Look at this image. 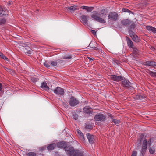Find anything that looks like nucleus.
<instances>
[{
	"label": "nucleus",
	"instance_id": "obj_57",
	"mask_svg": "<svg viewBox=\"0 0 156 156\" xmlns=\"http://www.w3.org/2000/svg\"><path fill=\"white\" fill-rule=\"evenodd\" d=\"M4 68L5 69H7V68L6 67H4Z\"/></svg>",
	"mask_w": 156,
	"mask_h": 156
},
{
	"label": "nucleus",
	"instance_id": "obj_49",
	"mask_svg": "<svg viewBox=\"0 0 156 156\" xmlns=\"http://www.w3.org/2000/svg\"><path fill=\"white\" fill-rule=\"evenodd\" d=\"M80 8H82L83 9H85L86 10H87V8H88V6H84L81 7Z\"/></svg>",
	"mask_w": 156,
	"mask_h": 156
},
{
	"label": "nucleus",
	"instance_id": "obj_22",
	"mask_svg": "<svg viewBox=\"0 0 156 156\" xmlns=\"http://www.w3.org/2000/svg\"><path fill=\"white\" fill-rule=\"evenodd\" d=\"M91 48H94L95 49H97V43L95 42H91L89 45Z\"/></svg>",
	"mask_w": 156,
	"mask_h": 156
},
{
	"label": "nucleus",
	"instance_id": "obj_24",
	"mask_svg": "<svg viewBox=\"0 0 156 156\" xmlns=\"http://www.w3.org/2000/svg\"><path fill=\"white\" fill-rule=\"evenodd\" d=\"M85 128L86 129L91 130L93 128L92 125L90 124H85Z\"/></svg>",
	"mask_w": 156,
	"mask_h": 156
},
{
	"label": "nucleus",
	"instance_id": "obj_16",
	"mask_svg": "<svg viewBox=\"0 0 156 156\" xmlns=\"http://www.w3.org/2000/svg\"><path fill=\"white\" fill-rule=\"evenodd\" d=\"M66 143L64 141L60 142L58 143L57 144V147L61 148H64L65 150V148L67 146Z\"/></svg>",
	"mask_w": 156,
	"mask_h": 156
},
{
	"label": "nucleus",
	"instance_id": "obj_47",
	"mask_svg": "<svg viewBox=\"0 0 156 156\" xmlns=\"http://www.w3.org/2000/svg\"><path fill=\"white\" fill-rule=\"evenodd\" d=\"M151 31L154 33H156V28L153 27Z\"/></svg>",
	"mask_w": 156,
	"mask_h": 156
},
{
	"label": "nucleus",
	"instance_id": "obj_31",
	"mask_svg": "<svg viewBox=\"0 0 156 156\" xmlns=\"http://www.w3.org/2000/svg\"><path fill=\"white\" fill-rule=\"evenodd\" d=\"M50 64L53 66H55L57 65V62L56 61H50Z\"/></svg>",
	"mask_w": 156,
	"mask_h": 156
},
{
	"label": "nucleus",
	"instance_id": "obj_13",
	"mask_svg": "<svg viewBox=\"0 0 156 156\" xmlns=\"http://www.w3.org/2000/svg\"><path fill=\"white\" fill-rule=\"evenodd\" d=\"M156 62H155L152 61H146L145 62H143V65L147 66H155L156 64Z\"/></svg>",
	"mask_w": 156,
	"mask_h": 156
},
{
	"label": "nucleus",
	"instance_id": "obj_5",
	"mask_svg": "<svg viewBox=\"0 0 156 156\" xmlns=\"http://www.w3.org/2000/svg\"><path fill=\"white\" fill-rule=\"evenodd\" d=\"M118 15L116 12H110L109 13L108 18L110 20L116 21L118 18Z\"/></svg>",
	"mask_w": 156,
	"mask_h": 156
},
{
	"label": "nucleus",
	"instance_id": "obj_40",
	"mask_svg": "<svg viewBox=\"0 0 156 156\" xmlns=\"http://www.w3.org/2000/svg\"><path fill=\"white\" fill-rule=\"evenodd\" d=\"M28 156H36V154L33 152H29L27 154Z\"/></svg>",
	"mask_w": 156,
	"mask_h": 156
},
{
	"label": "nucleus",
	"instance_id": "obj_28",
	"mask_svg": "<svg viewBox=\"0 0 156 156\" xmlns=\"http://www.w3.org/2000/svg\"><path fill=\"white\" fill-rule=\"evenodd\" d=\"M25 49L27 51L25 52V53L28 54H30L31 53V49L29 47H27L25 48Z\"/></svg>",
	"mask_w": 156,
	"mask_h": 156
},
{
	"label": "nucleus",
	"instance_id": "obj_17",
	"mask_svg": "<svg viewBox=\"0 0 156 156\" xmlns=\"http://www.w3.org/2000/svg\"><path fill=\"white\" fill-rule=\"evenodd\" d=\"M41 87L46 91H48L49 90V87L47 85V84L45 82H43L42 83Z\"/></svg>",
	"mask_w": 156,
	"mask_h": 156
},
{
	"label": "nucleus",
	"instance_id": "obj_56",
	"mask_svg": "<svg viewBox=\"0 0 156 156\" xmlns=\"http://www.w3.org/2000/svg\"><path fill=\"white\" fill-rule=\"evenodd\" d=\"M1 55H2V53L0 52V57L1 56Z\"/></svg>",
	"mask_w": 156,
	"mask_h": 156
},
{
	"label": "nucleus",
	"instance_id": "obj_41",
	"mask_svg": "<svg viewBox=\"0 0 156 156\" xmlns=\"http://www.w3.org/2000/svg\"><path fill=\"white\" fill-rule=\"evenodd\" d=\"M136 98L137 99H141L144 98V97L141 95H138L136 96Z\"/></svg>",
	"mask_w": 156,
	"mask_h": 156
},
{
	"label": "nucleus",
	"instance_id": "obj_37",
	"mask_svg": "<svg viewBox=\"0 0 156 156\" xmlns=\"http://www.w3.org/2000/svg\"><path fill=\"white\" fill-rule=\"evenodd\" d=\"M128 32H129V35H130V36L131 38L132 37H133L134 36V35H135L136 34H135V33L134 32H133L132 31V30H129Z\"/></svg>",
	"mask_w": 156,
	"mask_h": 156
},
{
	"label": "nucleus",
	"instance_id": "obj_48",
	"mask_svg": "<svg viewBox=\"0 0 156 156\" xmlns=\"http://www.w3.org/2000/svg\"><path fill=\"white\" fill-rule=\"evenodd\" d=\"M91 31L94 35H96V33L95 30H91Z\"/></svg>",
	"mask_w": 156,
	"mask_h": 156
},
{
	"label": "nucleus",
	"instance_id": "obj_30",
	"mask_svg": "<svg viewBox=\"0 0 156 156\" xmlns=\"http://www.w3.org/2000/svg\"><path fill=\"white\" fill-rule=\"evenodd\" d=\"M135 42H137L139 41V39L138 36L136 35H135L131 38Z\"/></svg>",
	"mask_w": 156,
	"mask_h": 156
},
{
	"label": "nucleus",
	"instance_id": "obj_51",
	"mask_svg": "<svg viewBox=\"0 0 156 156\" xmlns=\"http://www.w3.org/2000/svg\"><path fill=\"white\" fill-rule=\"evenodd\" d=\"M114 62L115 63H116L117 64H118L119 63V61L117 60H114Z\"/></svg>",
	"mask_w": 156,
	"mask_h": 156
},
{
	"label": "nucleus",
	"instance_id": "obj_50",
	"mask_svg": "<svg viewBox=\"0 0 156 156\" xmlns=\"http://www.w3.org/2000/svg\"><path fill=\"white\" fill-rule=\"evenodd\" d=\"M108 116L110 117L112 119H113L114 118V116L112 115V114H111L108 113Z\"/></svg>",
	"mask_w": 156,
	"mask_h": 156
},
{
	"label": "nucleus",
	"instance_id": "obj_42",
	"mask_svg": "<svg viewBox=\"0 0 156 156\" xmlns=\"http://www.w3.org/2000/svg\"><path fill=\"white\" fill-rule=\"evenodd\" d=\"M47 147V146L46 145H45V146L41 147L39 148V150L40 151H44L46 149Z\"/></svg>",
	"mask_w": 156,
	"mask_h": 156
},
{
	"label": "nucleus",
	"instance_id": "obj_15",
	"mask_svg": "<svg viewBox=\"0 0 156 156\" xmlns=\"http://www.w3.org/2000/svg\"><path fill=\"white\" fill-rule=\"evenodd\" d=\"M86 135L89 143L91 144H93L94 140V136L89 133H87Z\"/></svg>",
	"mask_w": 156,
	"mask_h": 156
},
{
	"label": "nucleus",
	"instance_id": "obj_52",
	"mask_svg": "<svg viewBox=\"0 0 156 156\" xmlns=\"http://www.w3.org/2000/svg\"><path fill=\"white\" fill-rule=\"evenodd\" d=\"M77 132L80 135V133H82L80 130L79 129H77Z\"/></svg>",
	"mask_w": 156,
	"mask_h": 156
},
{
	"label": "nucleus",
	"instance_id": "obj_43",
	"mask_svg": "<svg viewBox=\"0 0 156 156\" xmlns=\"http://www.w3.org/2000/svg\"><path fill=\"white\" fill-rule=\"evenodd\" d=\"M93 9L94 7H88L87 11V12H90L93 10Z\"/></svg>",
	"mask_w": 156,
	"mask_h": 156
},
{
	"label": "nucleus",
	"instance_id": "obj_21",
	"mask_svg": "<svg viewBox=\"0 0 156 156\" xmlns=\"http://www.w3.org/2000/svg\"><path fill=\"white\" fill-rule=\"evenodd\" d=\"M108 9L106 8L101 9L100 11V13L103 16H105L107 15V14L108 12Z\"/></svg>",
	"mask_w": 156,
	"mask_h": 156
},
{
	"label": "nucleus",
	"instance_id": "obj_36",
	"mask_svg": "<svg viewBox=\"0 0 156 156\" xmlns=\"http://www.w3.org/2000/svg\"><path fill=\"white\" fill-rule=\"evenodd\" d=\"M79 137L80 139L82 141H84L85 140V138L83 134L82 133H80L79 135Z\"/></svg>",
	"mask_w": 156,
	"mask_h": 156
},
{
	"label": "nucleus",
	"instance_id": "obj_12",
	"mask_svg": "<svg viewBox=\"0 0 156 156\" xmlns=\"http://www.w3.org/2000/svg\"><path fill=\"white\" fill-rule=\"evenodd\" d=\"M83 112L87 114L90 115L93 113L92 108L89 106H85L83 108Z\"/></svg>",
	"mask_w": 156,
	"mask_h": 156
},
{
	"label": "nucleus",
	"instance_id": "obj_38",
	"mask_svg": "<svg viewBox=\"0 0 156 156\" xmlns=\"http://www.w3.org/2000/svg\"><path fill=\"white\" fill-rule=\"evenodd\" d=\"M72 116L73 118L75 120H76L78 119V115L76 113H73Z\"/></svg>",
	"mask_w": 156,
	"mask_h": 156
},
{
	"label": "nucleus",
	"instance_id": "obj_14",
	"mask_svg": "<svg viewBox=\"0 0 156 156\" xmlns=\"http://www.w3.org/2000/svg\"><path fill=\"white\" fill-rule=\"evenodd\" d=\"M8 15V11L5 8L0 7V16H3Z\"/></svg>",
	"mask_w": 156,
	"mask_h": 156
},
{
	"label": "nucleus",
	"instance_id": "obj_34",
	"mask_svg": "<svg viewBox=\"0 0 156 156\" xmlns=\"http://www.w3.org/2000/svg\"><path fill=\"white\" fill-rule=\"evenodd\" d=\"M112 122H114L115 124L118 125V124L120 122L119 120H117V119H114L112 120Z\"/></svg>",
	"mask_w": 156,
	"mask_h": 156
},
{
	"label": "nucleus",
	"instance_id": "obj_54",
	"mask_svg": "<svg viewBox=\"0 0 156 156\" xmlns=\"http://www.w3.org/2000/svg\"><path fill=\"white\" fill-rule=\"evenodd\" d=\"M63 62V60H60L58 61V62L60 63H62Z\"/></svg>",
	"mask_w": 156,
	"mask_h": 156
},
{
	"label": "nucleus",
	"instance_id": "obj_10",
	"mask_svg": "<svg viewBox=\"0 0 156 156\" xmlns=\"http://www.w3.org/2000/svg\"><path fill=\"white\" fill-rule=\"evenodd\" d=\"M110 78L114 81L118 82L123 80V77L115 75H112L111 76Z\"/></svg>",
	"mask_w": 156,
	"mask_h": 156
},
{
	"label": "nucleus",
	"instance_id": "obj_39",
	"mask_svg": "<svg viewBox=\"0 0 156 156\" xmlns=\"http://www.w3.org/2000/svg\"><path fill=\"white\" fill-rule=\"evenodd\" d=\"M72 56L70 55H65L63 57V58L65 59H70L72 58Z\"/></svg>",
	"mask_w": 156,
	"mask_h": 156
},
{
	"label": "nucleus",
	"instance_id": "obj_6",
	"mask_svg": "<svg viewBox=\"0 0 156 156\" xmlns=\"http://www.w3.org/2000/svg\"><path fill=\"white\" fill-rule=\"evenodd\" d=\"M79 100L76 99L74 97L71 96L70 97L69 101V103L71 106L74 107L79 104Z\"/></svg>",
	"mask_w": 156,
	"mask_h": 156
},
{
	"label": "nucleus",
	"instance_id": "obj_46",
	"mask_svg": "<svg viewBox=\"0 0 156 156\" xmlns=\"http://www.w3.org/2000/svg\"><path fill=\"white\" fill-rule=\"evenodd\" d=\"M137 152L136 151H133L131 155V156H137Z\"/></svg>",
	"mask_w": 156,
	"mask_h": 156
},
{
	"label": "nucleus",
	"instance_id": "obj_20",
	"mask_svg": "<svg viewBox=\"0 0 156 156\" xmlns=\"http://www.w3.org/2000/svg\"><path fill=\"white\" fill-rule=\"evenodd\" d=\"M47 148L48 150H53L56 147V144L55 143H52L47 146Z\"/></svg>",
	"mask_w": 156,
	"mask_h": 156
},
{
	"label": "nucleus",
	"instance_id": "obj_3",
	"mask_svg": "<svg viewBox=\"0 0 156 156\" xmlns=\"http://www.w3.org/2000/svg\"><path fill=\"white\" fill-rule=\"evenodd\" d=\"M92 13L93 14L91 15V17L95 20L103 23H106V21L100 17L101 15L100 13L96 11H94Z\"/></svg>",
	"mask_w": 156,
	"mask_h": 156
},
{
	"label": "nucleus",
	"instance_id": "obj_44",
	"mask_svg": "<svg viewBox=\"0 0 156 156\" xmlns=\"http://www.w3.org/2000/svg\"><path fill=\"white\" fill-rule=\"evenodd\" d=\"M153 27L151 26H147L146 27V29L149 31H152Z\"/></svg>",
	"mask_w": 156,
	"mask_h": 156
},
{
	"label": "nucleus",
	"instance_id": "obj_55",
	"mask_svg": "<svg viewBox=\"0 0 156 156\" xmlns=\"http://www.w3.org/2000/svg\"><path fill=\"white\" fill-rule=\"evenodd\" d=\"M90 60V61L91 60H93V59L92 58H90V57H89L88 58Z\"/></svg>",
	"mask_w": 156,
	"mask_h": 156
},
{
	"label": "nucleus",
	"instance_id": "obj_32",
	"mask_svg": "<svg viewBox=\"0 0 156 156\" xmlns=\"http://www.w3.org/2000/svg\"><path fill=\"white\" fill-rule=\"evenodd\" d=\"M144 135L143 134H141L139 138L138 139L139 141H140V143H141V141H143L144 140Z\"/></svg>",
	"mask_w": 156,
	"mask_h": 156
},
{
	"label": "nucleus",
	"instance_id": "obj_18",
	"mask_svg": "<svg viewBox=\"0 0 156 156\" xmlns=\"http://www.w3.org/2000/svg\"><path fill=\"white\" fill-rule=\"evenodd\" d=\"M128 46L130 48H132L133 47V44L131 40L127 37H126Z\"/></svg>",
	"mask_w": 156,
	"mask_h": 156
},
{
	"label": "nucleus",
	"instance_id": "obj_19",
	"mask_svg": "<svg viewBox=\"0 0 156 156\" xmlns=\"http://www.w3.org/2000/svg\"><path fill=\"white\" fill-rule=\"evenodd\" d=\"M66 9L68 10L69 9L70 10L72 11L73 12L75 10H78L79 9L78 6L76 5H74L73 6H71L69 7H66Z\"/></svg>",
	"mask_w": 156,
	"mask_h": 156
},
{
	"label": "nucleus",
	"instance_id": "obj_25",
	"mask_svg": "<svg viewBox=\"0 0 156 156\" xmlns=\"http://www.w3.org/2000/svg\"><path fill=\"white\" fill-rule=\"evenodd\" d=\"M133 50V54L135 55H136L138 54L139 50L136 47H133L132 48Z\"/></svg>",
	"mask_w": 156,
	"mask_h": 156
},
{
	"label": "nucleus",
	"instance_id": "obj_11",
	"mask_svg": "<svg viewBox=\"0 0 156 156\" xmlns=\"http://www.w3.org/2000/svg\"><path fill=\"white\" fill-rule=\"evenodd\" d=\"M131 21L129 19H124L121 21V24L123 27H128L131 24Z\"/></svg>",
	"mask_w": 156,
	"mask_h": 156
},
{
	"label": "nucleus",
	"instance_id": "obj_26",
	"mask_svg": "<svg viewBox=\"0 0 156 156\" xmlns=\"http://www.w3.org/2000/svg\"><path fill=\"white\" fill-rule=\"evenodd\" d=\"M148 73L152 77H156V72H153L152 71L149 70Z\"/></svg>",
	"mask_w": 156,
	"mask_h": 156
},
{
	"label": "nucleus",
	"instance_id": "obj_4",
	"mask_svg": "<svg viewBox=\"0 0 156 156\" xmlns=\"http://www.w3.org/2000/svg\"><path fill=\"white\" fill-rule=\"evenodd\" d=\"M94 119L97 121L104 122L106 120V116L104 114L98 113L95 115Z\"/></svg>",
	"mask_w": 156,
	"mask_h": 156
},
{
	"label": "nucleus",
	"instance_id": "obj_27",
	"mask_svg": "<svg viewBox=\"0 0 156 156\" xmlns=\"http://www.w3.org/2000/svg\"><path fill=\"white\" fill-rule=\"evenodd\" d=\"M6 20L5 18H0V25H2L5 23Z\"/></svg>",
	"mask_w": 156,
	"mask_h": 156
},
{
	"label": "nucleus",
	"instance_id": "obj_45",
	"mask_svg": "<svg viewBox=\"0 0 156 156\" xmlns=\"http://www.w3.org/2000/svg\"><path fill=\"white\" fill-rule=\"evenodd\" d=\"M0 57L4 59L5 60H6L7 61H9V59L7 58L5 55H4L3 53L2 55H1V56Z\"/></svg>",
	"mask_w": 156,
	"mask_h": 156
},
{
	"label": "nucleus",
	"instance_id": "obj_33",
	"mask_svg": "<svg viewBox=\"0 0 156 156\" xmlns=\"http://www.w3.org/2000/svg\"><path fill=\"white\" fill-rule=\"evenodd\" d=\"M39 79L37 78H35L34 77H31V81L34 83H36V82L38 81Z\"/></svg>",
	"mask_w": 156,
	"mask_h": 156
},
{
	"label": "nucleus",
	"instance_id": "obj_53",
	"mask_svg": "<svg viewBox=\"0 0 156 156\" xmlns=\"http://www.w3.org/2000/svg\"><path fill=\"white\" fill-rule=\"evenodd\" d=\"M2 88V86L1 83H0V91H1Z\"/></svg>",
	"mask_w": 156,
	"mask_h": 156
},
{
	"label": "nucleus",
	"instance_id": "obj_7",
	"mask_svg": "<svg viewBox=\"0 0 156 156\" xmlns=\"http://www.w3.org/2000/svg\"><path fill=\"white\" fill-rule=\"evenodd\" d=\"M122 80V86L126 88H130L131 87V85L132 83H130L128 80L126 79L125 78L123 77V79Z\"/></svg>",
	"mask_w": 156,
	"mask_h": 156
},
{
	"label": "nucleus",
	"instance_id": "obj_29",
	"mask_svg": "<svg viewBox=\"0 0 156 156\" xmlns=\"http://www.w3.org/2000/svg\"><path fill=\"white\" fill-rule=\"evenodd\" d=\"M44 64V66L48 68H49L51 67V66L50 65V61H45Z\"/></svg>",
	"mask_w": 156,
	"mask_h": 156
},
{
	"label": "nucleus",
	"instance_id": "obj_8",
	"mask_svg": "<svg viewBox=\"0 0 156 156\" xmlns=\"http://www.w3.org/2000/svg\"><path fill=\"white\" fill-rule=\"evenodd\" d=\"M54 92L57 95L63 96L64 95V90L59 87H57L56 88L53 90Z\"/></svg>",
	"mask_w": 156,
	"mask_h": 156
},
{
	"label": "nucleus",
	"instance_id": "obj_35",
	"mask_svg": "<svg viewBox=\"0 0 156 156\" xmlns=\"http://www.w3.org/2000/svg\"><path fill=\"white\" fill-rule=\"evenodd\" d=\"M122 11L124 12H128L133 14V12H131L130 10L126 8H123Z\"/></svg>",
	"mask_w": 156,
	"mask_h": 156
},
{
	"label": "nucleus",
	"instance_id": "obj_23",
	"mask_svg": "<svg viewBox=\"0 0 156 156\" xmlns=\"http://www.w3.org/2000/svg\"><path fill=\"white\" fill-rule=\"evenodd\" d=\"M128 27V29L129 30H130L132 31L134 29L135 27V25L134 23L131 21V24Z\"/></svg>",
	"mask_w": 156,
	"mask_h": 156
},
{
	"label": "nucleus",
	"instance_id": "obj_9",
	"mask_svg": "<svg viewBox=\"0 0 156 156\" xmlns=\"http://www.w3.org/2000/svg\"><path fill=\"white\" fill-rule=\"evenodd\" d=\"M80 17V21L84 24H87L89 18V17L86 15H83L81 16Z\"/></svg>",
	"mask_w": 156,
	"mask_h": 156
},
{
	"label": "nucleus",
	"instance_id": "obj_2",
	"mask_svg": "<svg viewBox=\"0 0 156 156\" xmlns=\"http://www.w3.org/2000/svg\"><path fill=\"white\" fill-rule=\"evenodd\" d=\"M65 150L69 156H84L82 151L78 150H75L73 147L70 145H68L65 147Z\"/></svg>",
	"mask_w": 156,
	"mask_h": 156
},
{
	"label": "nucleus",
	"instance_id": "obj_1",
	"mask_svg": "<svg viewBox=\"0 0 156 156\" xmlns=\"http://www.w3.org/2000/svg\"><path fill=\"white\" fill-rule=\"evenodd\" d=\"M154 141V140L153 138H150L148 140L145 138L142 142V146L141 143L138 144L137 149L140 151V156H144L147 150V146L148 147L149 152L151 154H155L156 153V149L155 146H151L152 143Z\"/></svg>",
	"mask_w": 156,
	"mask_h": 156
}]
</instances>
